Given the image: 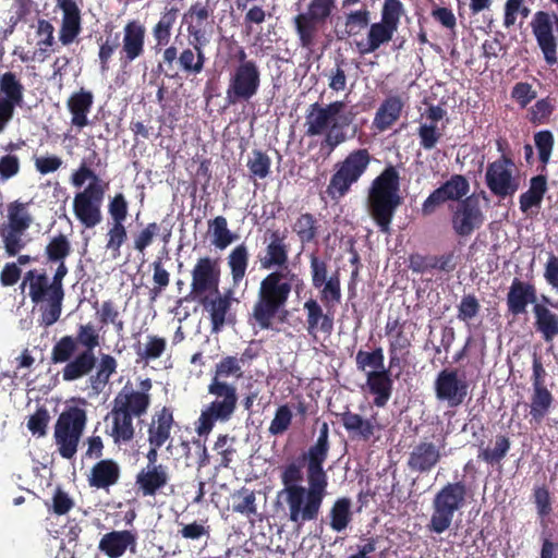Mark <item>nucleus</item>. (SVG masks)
<instances>
[{
  "label": "nucleus",
  "instance_id": "obj_1",
  "mask_svg": "<svg viewBox=\"0 0 558 558\" xmlns=\"http://www.w3.org/2000/svg\"><path fill=\"white\" fill-rule=\"evenodd\" d=\"M330 450L329 426L323 422L316 441L302 454L305 463L307 487H295L283 493L289 520L296 526L318 518L327 495L328 476L324 463Z\"/></svg>",
  "mask_w": 558,
  "mask_h": 558
},
{
  "label": "nucleus",
  "instance_id": "obj_2",
  "mask_svg": "<svg viewBox=\"0 0 558 558\" xmlns=\"http://www.w3.org/2000/svg\"><path fill=\"white\" fill-rule=\"evenodd\" d=\"M303 280L293 270L269 271L259 282L248 322L260 330H278L289 315L287 305L293 290H299Z\"/></svg>",
  "mask_w": 558,
  "mask_h": 558
},
{
  "label": "nucleus",
  "instance_id": "obj_3",
  "mask_svg": "<svg viewBox=\"0 0 558 558\" xmlns=\"http://www.w3.org/2000/svg\"><path fill=\"white\" fill-rule=\"evenodd\" d=\"M100 345V335L92 324H78L75 335L62 336L53 344L51 364H64L61 376L64 381H75L88 376L97 366L95 349Z\"/></svg>",
  "mask_w": 558,
  "mask_h": 558
},
{
  "label": "nucleus",
  "instance_id": "obj_4",
  "mask_svg": "<svg viewBox=\"0 0 558 558\" xmlns=\"http://www.w3.org/2000/svg\"><path fill=\"white\" fill-rule=\"evenodd\" d=\"M345 108L344 101L336 100L327 105L314 102L306 111L305 135L308 137L324 135L320 151H326V156L348 140L344 129L353 122L354 113L345 112Z\"/></svg>",
  "mask_w": 558,
  "mask_h": 558
},
{
  "label": "nucleus",
  "instance_id": "obj_5",
  "mask_svg": "<svg viewBox=\"0 0 558 558\" xmlns=\"http://www.w3.org/2000/svg\"><path fill=\"white\" fill-rule=\"evenodd\" d=\"M50 264L57 265L51 281L45 270L32 269L25 274L21 284L22 289L28 284V296L34 304L40 305L41 324L46 327L57 323L61 316L64 299L63 279L69 272L65 260Z\"/></svg>",
  "mask_w": 558,
  "mask_h": 558
},
{
  "label": "nucleus",
  "instance_id": "obj_6",
  "mask_svg": "<svg viewBox=\"0 0 558 558\" xmlns=\"http://www.w3.org/2000/svg\"><path fill=\"white\" fill-rule=\"evenodd\" d=\"M400 174L395 166L388 165L371 183L367 194V210L383 233L390 231L397 209L402 204Z\"/></svg>",
  "mask_w": 558,
  "mask_h": 558
},
{
  "label": "nucleus",
  "instance_id": "obj_7",
  "mask_svg": "<svg viewBox=\"0 0 558 558\" xmlns=\"http://www.w3.org/2000/svg\"><path fill=\"white\" fill-rule=\"evenodd\" d=\"M372 159L367 148H356L342 160L337 161L325 191L328 197L335 203L344 198L351 192L352 186L366 173Z\"/></svg>",
  "mask_w": 558,
  "mask_h": 558
},
{
  "label": "nucleus",
  "instance_id": "obj_8",
  "mask_svg": "<svg viewBox=\"0 0 558 558\" xmlns=\"http://www.w3.org/2000/svg\"><path fill=\"white\" fill-rule=\"evenodd\" d=\"M208 393L215 396L195 423V430L199 437L208 436L216 422H228L234 414L238 405L236 387L232 384L210 381Z\"/></svg>",
  "mask_w": 558,
  "mask_h": 558
},
{
  "label": "nucleus",
  "instance_id": "obj_9",
  "mask_svg": "<svg viewBox=\"0 0 558 558\" xmlns=\"http://www.w3.org/2000/svg\"><path fill=\"white\" fill-rule=\"evenodd\" d=\"M468 496L469 488L463 481L444 485L434 496L427 530L436 534L446 532L452 524L454 513L465 506Z\"/></svg>",
  "mask_w": 558,
  "mask_h": 558
},
{
  "label": "nucleus",
  "instance_id": "obj_10",
  "mask_svg": "<svg viewBox=\"0 0 558 558\" xmlns=\"http://www.w3.org/2000/svg\"><path fill=\"white\" fill-rule=\"evenodd\" d=\"M335 9L336 0H311L306 11L293 17V27L302 48L310 50L315 46L320 28L330 19Z\"/></svg>",
  "mask_w": 558,
  "mask_h": 558
},
{
  "label": "nucleus",
  "instance_id": "obj_11",
  "mask_svg": "<svg viewBox=\"0 0 558 558\" xmlns=\"http://www.w3.org/2000/svg\"><path fill=\"white\" fill-rule=\"evenodd\" d=\"M86 422V411L78 407H70L59 415L54 424L53 438L62 458L68 460L74 458Z\"/></svg>",
  "mask_w": 558,
  "mask_h": 558
},
{
  "label": "nucleus",
  "instance_id": "obj_12",
  "mask_svg": "<svg viewBox=\"0 0 558 558\" xmlns=\"http://www.w3.org/2000/svg\"><path fill=\"white\" fill-rule=\"evenodd\" d=\"M260 71L256 62L238 63L229 74L226 89L228 105L248 102L260 87Z\"/></svg>",
  "mask_w": 558,
  "mask_h": 558
},
{
  "label": "nucleus",
  "instance_id": "obj_13",
  "mask_svg": "<svg viewBox=\"0 0 558 558\" xmlns=\"http://www.w3.org/2000/svg\"><path fill=\"white\" fill-rule=\"evenodd\" d=\"M514 161L505 154L487 165L485 183L494 196L505 199L517 193L520 187V179L514 174Z\"/></svg>",
  "mask_w": 558,
  "mask_h": 558
},
{
  "label": "nucleus",
  "instance_id": "obj_14",
  "mask_svg": "<svg viewBox=\"0 0 558 558\" xmlns=\"http://www.w3.org/2000/svg\"><path fill=\"white\" fill-rule=\"evenodd\" d=\"M310 272L312 286L319 290V300L325 308H332L341 301V283L339 272L328 277V264L315 253L310 255Z\"/></svg>",
  "mask_w": 558,
  "mask_h": 558
},
{
  "label": "nucleus",
  "instance_id": "obj_15",
  "mask_svg": "<svg viewBox=\"0 0 558 558\" xmlns=\"http://www.w3.org/2000/svg\"><path fill=\"white\" fill-rule=\"evenodd\" d=\"M220 272L218 259L209 256L198 258L191 271V290L185 301H196L207 294L218 293Z\"/></svg>",
  "mask_w": 558,
  "mask_h": 558
},
{
  "label": "nucleus",
  "instance_id": "obj_16",
  "mask_svg": "<svg viewBox=\"0 0 558 558\" xmlns=\"http://www.w3.org/2000/svg\"><path fill=\"white\" fill-rule=\"evenodd\" d=\"M107 187L98 189L88 184L82 192L76 193L73 201V211L77 220L87 229L99 225L102 220L101 205Z\"/></svg>",
  "mask_w": 558,
  "mask_h": 558
},
{
  "label": "nucleus",
  "instance_id": "obj_17",
  "mask_svg": "<svg viewBox=\"0 0 558 558\" xmlns=\"http://www.w3.org/2000/svg\"><path fill=\"white\" fill-rule=\"evenodd\" d=\"M182 22L186 24L189 40L206 46L210 43L215 21L208 0L205 3L199 1L193 3L183 14Z\"/></svg>",
  "mask_w": 558,
  "mask_h": 558
},
{
  "label": "nucleus",
  "instance_id": "obj_18",
  "mask_svg": "<svg viewBox=\"0 0 558 558\" xmlns=\"http://www.w3.org/2000/svg\"><path fill=\"white\" fill-rule=\"evenodd\" d=\"M264 250L258 254L262 269L266 270H292L289 268L290 244L287 235L280 230H268L264 236Z\"/></svg>",
  "mask_w": 558,
  "mask_h": 558
},
{
  "label": "nucleus",
  "instance_id": "obj_19",
  "mask_svg": "<svg viewBox=\"0 0 558 558\" xmlns=\"http://www.w3.org/2000/svg\"><path fill=\"white\" fill-rule=\"evenodd\" d=\"M434 390L437 400L447 402L450 408H457L466 398L469 384L459 376L458 369L445 368L437 374Z\"/></svg>",
  "mask_w": 558,
  "mask_h": 558
},
{
  "label": "nucleus",
  "instance_id": "obj_20",
  "mask_svg": "<svg viewBox=\"0 0 558 558\" xmlns=\"http://www.w3.org/2000/svg\"><path fill=\"white\" fill-rule=\"evenodd\" d=\"M484 220L478 198L470 195L458 203L451 216V226L458 236L465 238L480 229Z\"/></svg>",
  "mask_w": 558,
  "mask_h": 558
},
{
  "label": "nucleus",
  "instance_id": "obj_21",
  "mask_svg": "<svg viewBox=\"0 0 558 558\" xmlns=\"http://www.w3.org/2000/svg\"><path fill=\"white\" fill-rule=\"evenodd\" d=\"M554 24H556L558 31V15L545 11H537L531 22L533 35L549 66L555 65L558 61L557 43L553 33Z\"/></svg>",
  "mask_w": 558,
  "mask_h": 558
},
{
  "label": "nucleus",
  "instance_id": "obj_22",
  "mask_svg": "<svg viewBox=\"0 0 558 558\" xmlns=\"http://www.w3.org/2000/svg\"><path fill=\"white\" fill-rule=\"evenodd\" d=\"M411 326H414V324L409 323L408 320H400L399 318L391 319L389 317L386 323V336H391L388 349L390 368L400 367L401 363L405 361L410 353L414 336L413 331L408 333L407 329Z\"/></svg>",
  "mask_w": 558,
  "mask_h": 558
},
{
  "label": "nucleus",
  "instance_id": "obj_23",
  "mask_svg": "<svg viewBox=\"0 0 558 558\" xmlns=\"http://www.w3.org/2000/svg\"><path fill=\"white\" fill-rule=\"evenodd\" d=\"M138 387V390H134L132 388L129 389L128 385H125L116 396L113 407L135 417L144 415L150 405L149 391L153 387L150 378L143 379Z\"/></svg>",
  "mask_w": 558,
  "mask_h": 558
},
{
  "label": "nucleus",
  "instance_id": "obj_24",
  "mask_svg": "<svg viewBox=\"0 0 558 558\" xmlns=\"http://www.w3.org/2000/svg\"><path fill=\"white\" fill-rule=\"evenodd\" d=\"M537 303V288L531 281L513 278L506 295L507 312L513 317L525 315Z\"/></svg>",
  "mask_w": 558,
  "mask_h": 558
},
{
  "label": "nucleus",
  "instance_id": "obj_25",
  "mask_svg": "<svg viewBox=\"0 0 558 558\" xmlns=\"http://www.w3.org/2000/svg\"><path fill=\"white\" fill-rule=\"evenodd\" d=\"M137 538L135 530H114L101 536L98 549L108 558H121L128 550L136 554Z\"/></svg>",
  "mask_w": 558,
  "mask_h": 558
},
{
  "label": "nucleus",
  "instance_id": "obj_26",
  "mask_svg": "<svg viewBox=\"0 0 558 558\" xmlns=\"http://www.w3.org/2000/svg\"><path fill=\"white\" fill-rule=\"evenodd\" d=\"M146 29L138 21H130L123 28L122 48L120 50V62L126 68L134 60L142 57L145 47Z\"/></svg>",
  "mask_w": 558,
  "mask_h": 558
},
{
  "label": "nucleus",
  "instance_id": "obj_27",
  "mask_svg": "<svg viewBox=\"0 0 558 558\" xmlns=\"http://www.w3.org/2000/svg\"><path fill=\"white\" fill-rule=\"evenodd\" d=\"M445 448V438L441 445H436L433 441L422 440L415 445L409 453L408 468L413 472L428 473L441 460V449Z\"/></svg>",
  "mask_w": 558,
  "mask_h": 558
},
{
  "label": "nucleus",
  "instance_id": "obj_28",
  "mask_svg": "<svg viewBox=\"0 0 558 558\" xmlns=\"http://www.w3.org/2000/svg\"><path fill=\"white\" fill-rule=\"evenodd\" d=\"M345 432L352 439L368 441L374 437L375 433L380 429L376 414L368 418L363 417L359 413H354L345 408V411L337 414Z\"/></svg>",
  "mask_w": 558,
  "mask_h": 558
},
{
  "label": "nucleus",
  "instance_id": "obj_29",
  "mask_svg": "<svg viewBox=\"0 0 558 558\" xmlns=\"http://www.w3.org/2000/svg\"><path fill=\"white\" fill-rule=\"evenodd\" d=\"M58 8L62 11L59 40L69 46L82 32V14L75 0H58Z\"/></svg>",
  "mask_w": 558,
  "mask_h": 558
},
{
  "label": "nucleus",
  "instance_id": "obj_30",
  "mask_svg": "<svg viewBox=\"0 0 558 558\" xmlns=\"http://www.w3.org/2000/svg\"><path fill=\"white\" fill-rule=\"evenodd\" d=\"M232 291L229 290L225 294L218 293L207 294L196 300L204 310L209 314L211 331L219 332L227 323V315L231 310Z\"/></svg>",
  "mask_w": 558,
  "mask_h": 558
},
{
  "label": "nucleus",
  "instance_id": "obj_31",
  "mask_svg": "<svg viewBox=\"0 0 558 558\" xmlns=\"http://www.w3.org/2000/svg\"><path fill=\"white\" fill-rule=\"evenodd\" d=\"M316 299L310 298L303 308L306 313V330L308 335L315 336L317 331L330 335L333 329V308H326Z\"/></svg>",
  "mask_w": 558,
  "mask_h": 558
},
{
  "label": "nucleus",
  "instance_id": "obj_32",
  "mask_svg": "<svg viewBox=\"0 0 558 558\" xmlns=\"http://www.w3.org/2000/svg\"><path fill=\"white\" fill-rule=\"evenodd\" d=\"M457 266L456 257L452 252L442 255H423L413 253L409 256L408 267L415 274H425L433 270L451 272Z\"/></svg>",
  "mask_w": 558,
  "mask_h": 558
},
{
  "label": "nucleus",
  "instance_id": "obj_33",
  "mask_svg": "<svg viewBox=\"0 0 558 558\" xmlns=\"http://www.w3.org/2000/svg\"><path fill=\"white\" fill-rule=\"evenodd\" d=\"M390 367L381 371H369L366 373V386L371 395L374 396L373 403L377 408H384L388 403L392 389L393 380L390 374Z\"/></svg>",
  "mask_w": 558,
  "mask_h": 558
},
{
  "label": "nucleus",
  "instance_id": "obj_34",
  "mask_svg": "<svg viewBox=\"0 0 558 558\" xmlns=\"http://www.w3.org/2000/svg\"><path fill=\"white\" fill-rule=\"evenodd\" d=\"M169 481L167 466L163 464L147 465L135 478V484L144 497L155 496Z\"/></svg>",
  "mask_w": 558,
  "mask_h": 558
},
{
  "label": "nucleus",
  "instance_id": "obj_35",
  "mask_svg": "<svg viewBox=\"0 0 558 558\" xmlns=\"http://www.w3.org/2000/svg\"><path fill=\"white\" fill-rule=\"evenodd\" d=\"M120 475L121 469L117 461L102 459L93 465L87 481L90 487L108 489L119 482Z\"/></svg>",
  "mask_w": 558,
  "mask_h": 558
},
{
  "label": "nucleus",
  "instance_id": "obj_36",
  "mask_svg": "<svg viewBox=\"0 0 558 558\" xmlns=\"http://www.w3.org/2000/svg\"><path fill=\"white\" fill-rule=\"evenodd\" d=\"M94 105V95L90 90L81 88L66 100V108L71 113V124L78 129L88 125V113Z\"/></svg>",
  "mask_w": 558,
  "mask_h": 558
},
{
  "label": "nucleus",
  "instance_id": "obj_37",
  "mask_svg": "<svg viewBox=\"0 0 558 558\" xmlns=\"http://www.w3.org/2000/svg\"><path fill=\"white\" fill-rule=\"evenodd\" d=\"M174 424L173 411L169 407H163L153 416L148 427L149 445L163 446L170 438L171 429Z\"/></svg>",
  "mask_w": 558,
  "mask_h": 558
},
{
  "label": "nucleus",
  "instance_id": "obj_38",
  "mask_svg": "<svg viewBox=\"0 0 558 558\" xmlns=\"http://www.w3.org/2000/svg\"><path fill=\"white\" fill-rule=\"evenodd\" d=\"M404 104L400 96H388L377 109L373 125L379 132L390 129L400 118Z\"/></svg>",
  "mask_w": 558,
  "mask_h": 558
},
{
  "label": "nucleus",
  "instance_id": "obj_39",
  "mask_svg": "<svg viewBox=\"0 0 558 558\" xmlns=\"http://www.w3.org/2000/svg\"><path fill=\"white\" fill-rule=\"evenodd\" d=\"M190 46L181 51L178 58L179 69L187 75L199 74L205 66L207 58L205 56L206 45L189 40Z\"/></svg>",
  "mask_w": 558,
  "mask_h": 558
},
{
  "label": "nucleus",
  "instance_id": "obj_40",
  "mask_svg": "<svg viewBox=\"0 0 558 558\" xmlns=\"http://www.w3.org/2000/svg\"><path fill=\"white\" fill-rule=\"evenodd\" d=\"M396 32L395 28L381 21L373 23L368 28L366 41L356 43V47L361 54L373 53L383 45L391 41Z\"/></svg>",
  "mask_w": 558,
  "mask_h": 558
},
{
  "label": "nucleus",
  "instance_id": "obj_41",
  "mask_svg": "<svg viewBox=\"0 0 558 558\" xmlns=\"http://www.w3.org/2000/svg\"><path fill=\"white\" fill-rule=\"evenodd\" d=\"M535 330L545 342H551L558 336V315L545 304H535L532 308Z\"/></svg>",
  "mask_w": 558,
  "mask_h": 558
},
{
  "label": "nucleus",
  "instance_id": "obj_42",
  "mask_svg": "<svg viewBox=\"0 0 558 558\" xmlns=\"http://www.w3.org/2000/svg\"><path fill=\"white\" fill-rule=\"evenodd\" d=\"M112 420V426L109 435L117 445L130 442L135 435L133 418L135 416L112 407L109 415Z\"/></svg>",
  "mask_w": 558,
  "mask_h": 558
},
{
  "label": "nucleus",
  "instance_id": "obj_43",
  "mask_svg": "<svg viewBox=\"0 0 558 558\" xmlns=\"http://www.w3.org/2000/svg\"><path fill=\"white\" fill-rule=\"evenodd\" d=\"M547 190V175L545 172L532 177L529 190L519 197L520 210L523 214H527L532 208H539Z\"/></svg>",
  "mask_w": 558,
  "mask_h": 558
},
{
  "label": "nucleus",
  "instance_id": "obj_44",
  "mask_svg": "<svg viewBox=\"0 0 558 558\" xmlns=\"http://www.w3.org/2000/svg\"><path fill=\"white\" fill-rule=\"evenodd\" d=\"M24 85L14 72H5L0 76V100L12 108L24 104Z\"/></svg>",
  "mask_w": 558,
  "mask_h": 558
},
{
  "label": "nucleus",
  "instance_id": "obj_45",
  "mask_svg": "<svg viewBox=\"0 0 558 558\" xmlns=\"http://www.w3.org/2000/svg\"><path fill=\"white\" fill-rule=\"evenodd\" d=\"M555 398L547 387H533L530 397L531 422L541 424L549 413Z\"/></svg>",
  "mask_w": 558,
  "mask_h": 558
},
{
  "label": "nucleus",
  "instance_id": "obj_46",
  "mask_svg": "<svg viewBox=\"0 0 558 558\" xmlns=\"http://www.w3.org/2000/svg\"><path fill=\"white\" fill-rule=\"evenodd\" d=\"M291 228L303 246L317 242L320 226L318 219L313 214H301L296 217Z\"/></svg>",
  "mask_w": 558,
  "mask_h": 558
},
{
  "label": "nucleus",
  "instance_id": "obj_47",
  "mask_svg": "<svg viewBox=\"0 0 558 558\" xmlns=\"http://www.w3.org/2000/svg\"><path fill=\"white\" fill-rule=\"evenodd\" d=\"M250 253L245 243L236 245L228 255L227 262L234 284H239L245 277L248 267Z\"/></svg>",
  "mask_w": 558,
  "mask_h": 558
},
{
  "label": "nucleus",
  "instance_id": "obj_48",
  "mask_svg": "<svg viewBox=\"0 0 558 558\" xmlns=\"http://www.w3.org/2000/svg\"><path fill=\"white\" fill-rule=\"evenodd\" d=\"M178 13L179 10L177 8L168 9L161 14L159 21L153 27L151 33L156 41V48L166 47L169 44Z\"/></svg>",
  "mask_w": 558,
  "mask_h": 558
},
{
  "label": "nucleus",
  "instance_id": "obj_49",
  "mask_svg": "<svg viewBox=\"0 0 558 558\" xmlns=\"http://www.w3.org/2000/svg\"><path fill=\"white\" fill-rule=\"evenodd\" d=\"M555 109L556 99L546 96L536 100L534 105L527 108L526 119L534 126L549 124Z\"/></svg>",
  "mask_w": 558,
  "mask_h": 558
},
{
  "label": "nucleus",
  "instance_id": "obj_50",
  "mask_svg": "<svg viewBox=\"0 0 558 558\" xmlns=\"http://www.w3.org/2000/svg\"><path fill=\"white\" fill-rule=\"evenodd\" d=\"M28 205L29 203H23L19 199L9 203L7 227L26 232L33 223V216L28 210Z\"/></svg>",
  "mask_w": 558,
  "mask_h": 558
},
{
  "label": "nucleus",
  "instance_id": "obj_51",
  "mask_svg": "<svg viewBox=\"0 0 558 558\" xmlns=\"http://www.w3.org/2000/svg\"><path fill=\"white\" fill-rule=\"evenodd\" d=\"M511 447L510 438L506 435H496L494 448H480L477 459L494 466L499 464L508 454Z\"/></svg>",
  "mask_w": 558,
  "mask_h": 558
},
{
  "label": "nucleus",
  "instance_id": "obj_52",
  "mask_svg": "<svg viewBox=\"0 0 558 558\" xmlns=\"http://www.w3.org/2000/svg\"><path fill=\"white\" fill-rule=\"evenodd\" d=\"M330 527L341 532L348 527L352 520L351 500L347 497L338 498L329 511Z\"/></svg>",
  "mask_w": 558,
  "mask_h": 558
},
{
  "label": "nucleus",
  "instance_id": "obj_53",
  "mask_svg": "<svg viewBox=\"0 0 558 558\" xmlns=\"http://www.w3.org/2000/svg\"><path fill=\"white\" fill-rule=\"evenodd\" d=\"M208 227L213 233L211 243L219 250L227 248L238 239V235L228 229V221L223 216H217L209 220Z\"/></svg>",
  "mask_w": 558,
  "mask_h": 558
},
{
  "label": "nucleus",
  "instance_id": "obj_54",
  "mask_svg": "<svg viewBox=\"0 0 558 558\" xmlns=\"http://www.w3.org/2000/svg\"><path fill=\"white\" fill-rule=\"evenodd\" d=\"M533 140L541 162L538 169L546 172L554 149V134L549 130H541L534 133Z\"/></svg>",
  "mask_w": 558,
  "mask_h": 558
},
{
  "label": "nucleus",
  "instance_id": "obj_55",
  "mask_svg": "<svg viewBox=\"0 0 558 558\" xmlns=\"http://www.w3.org/2000/svg\"><path fill=\"white\" fill-rule=\"evenodd\" d=\"M243 373L241 365H239L238 356L227 355L216 363L210 381L227 383L229 377L240 379L243 376Z\"/></svg>",
  "mask_w": 558,
  "mask_h": 558
},
{
  "label": "nucleus",
  "instance_id": "obj_56",
  "mask_svg": "<svg viewBox=\"0 0 558 558\" xmlns=\"http://www.w3.org/2000/svg\"><path fill=\"white\" fill-rule=\"evenodd\" d=\"M166 349L167 340L156 335L147 336V341L143 347L140 343L135 345V352L138 359L145 363L161 357Z\"/></svg>",
  "mask_w": 558,
  "mask_h": 558
},
{
  "label": "nucleus",
  "instance_id": "obj_57",
  "mask_svg": "<svg viewBox=\"0 0 558 558\" xmlns=\"http://www.w3.org/2000/svg\"><path fill=\"white\" fill-rule=\"evenodd\" d=\"M71 253V242L62 233L52 236L45 247V256L48 263L65 260Z\"/></svg>",
  "mask_w": 558,
  "mask_h": 558
},
{
  "label": "nucleus",
  "instance_id": "obj_58",
  "mask_svg": "<svg viewBox=\"0 0 558 558\" xmlns=\"http://www.w3.org/2000/svg\"><path fill=\"white\" fill-rule=\"evenodd\" d=\"M532 498L541 525L547 527V518L553 511L551 496L548 487L545 484L534 486Z\"/></svg>",
  "mask_w": 558,
  "mask_h": 558
},
{
  "label": "nucleus",
  "instance_id": "obj_59",
  "mask_svg": "<svg viewBox=\"0 0 558 558\" xmlns=\"http://www.w3.org/2000/svg\"><path fill=\"white\" fill-rule=\"evenodd\" d=\"M438 189L446 201H462L461 198L469 193L470 184L465 177L453 174Z\"/></svg>",
  "mask_w": 558,
  "mask_h": 558
},
{
  "label": "nucleus",
  "instance_id": "obj_60",
  "mask_svg": "<svg viewBox=\"0 0 558 558\" xmlns=\"http://www.w3.org/2000/svg\"><path fill=\"white\" fill-rule=\"evenodd\" d=\"M246 166L248 168L251 179L263 180L270 173L271 159L266 153L259 149H254L252 151V156L247 160Z\"/></svg>",
  "mask_w": 558,
  "mask_h": 558
},
{
  "label": "nucleus",
  "instance_id": "obj_61",
  "mask_svg": "<svg viewBox=\"0 0 558 558\" xmlns=\"http://www.w3.org/2000/svg\"><path fill=\"white\" fill-rule=\"evenodd\" d=\"M356 368L361 372H365L367 367L373 371H381L385 368V356L381 347L375 348L372 352L359 350L355 355Z\"/></svg>",
  "mask_w": 558,
  "mask_h": 558
},
{
  "label": "nucleus",
  "instance_id": "obj_62",
  "mask_svg": "<svg viewBox=\"0 0 558 558\" xmlns=\"http://www.w3.org/2000/svg\"><path fill=\"white\" fill-rule=\"evenodd\" d=\"M153 274V288L149 289L148 299L150 302L156 301L170 283V272L163 267L160 258L151 264Z\"/></svg>",
  "mask_w": 558,
  "mask_h": 558
},
{
  "label": "nucleus",
  "instance_id": "obj_63",
  "mask_svg": "<svg viewBox=\"0 0 558 558\" xmlns=\"http://www.w3.org/2000/svg\"><path fill=\"white\" fill-rule=\"evenodd\" d=\"M371 22V12L366 7L360 10L351 11L345 14V34L355 36L361 33L362 29L366 28Z\"/></svg>",
  "mask_w": 558,
  "mask_h": 558
},
{
  "label": "nucleus",
  "instance_id": "obj_64",
  "mask_svg": "<svg viewBox=\"0 0 558 558\" xmlns=\"http://www.w3.org/2000/svg\"><path fill=\"white\" fill-rule=\"evenodd\" d=\"M293 414L288 404L279 405L276 409L274 418L268 427V433L271 436L283 435L292 424Z\"/></svg>",
  "mask_w": 558,
  "mask_h": 558
}]
</instances>
